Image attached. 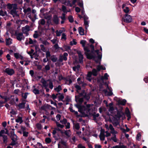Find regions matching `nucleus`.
<instances>
[{"mask_svg": "<svg viewBox=\"0 0 148 148\" xmlns=\"http://www.w3.org/2000/svg\"><path fill=\"white\" fill-rule=\"evenodd\" d=\"M74 126L75 128L77 130H79L80 128L79 124L78 123H74Z\"/></svg>", "mask_w": 148, "mask_h": 148, "instance_id": "obj_41", "label": "nucleus"}, {"mask_svg": "<svg viewBox=\"0 0 148 148\" xmlns=\"http://www.w3.org/2000/svg\"><path fill=\"white\" fill-rule=\"evenodd\" d=\"M12 40L9 38L6 39V45H10L12 43Z\"/></svg>", "mask_w": 148, "mask_h": 148, "instance_id": "obj_23", "label": "nucleus"}, {"mask_svg": "<svg viewBox=\"0 0 148 148\" xmlns=\"http://www.w3.org/2000/svg\"><path fill=\"white\" fill-rule=\"evenodd\" d=\"M77 53L79 56V62L80 63H81L83 62V55L82 54L80 51H77Z\"/></svg>", "mask_w": 148, "mask_h": 148, "instance_id": "obj_13", "label": "nucleus"}, {"mask_svg": "<svg viewBox=\"0 0 148 148\" xmlns=\"http://www.w3.org/2000/svg\"><path fill=\"white\" fill-rule=\"evenodd\" d=\"M45 70L46 71H49L50 69V66L49 64L46 65L45 67Z\"/></svg>", "mask_w": 148, "mask_h": 148, "instance_id": "obj_56", "label": "nucleus"}, {"mask_svg": "<svg viewBox=\"0 0 148 148\" xmlns=\"http://www.w3.org/2000/svg\"><path fill=\"white\" fill-rule=\"evenodd\" d=\"M14 1L17 5H21L23 3L22 0H14Z\"/></svg>", "mask_w": 148, "mask_h": 148, "instance_id": "obj_36", "label": "nucleus"}, {"mask_svg": "<svg viewBox=\"0 0 148 148\" xmlns=\"http://www.w3.org/2000/svg\"><path fill=\"white\" fill-rule=\"evenodd\" d=\"M36 11L34 9H32L31 13L33 14V16L35 18L36 17Z\"/></svg>", "mask_w": 148, "mask_h": 148, "instance_id": "obj_52", "label": "nucleus"}, {"mask_svg": "<svg viewBox=\"0 0 148 148\" xmlns=\"http://www.w3.org/2000/svg\"><path fill=\"white\" fill-rule=\"evenodd\" d=\"M47 81L45 80L44 79L42 78L41 79V82L42 84L44 87H47L48 84L47 83Z\"/></svg>", "mask_w": 148, "mask_h": 148, "instance_id": "obj_19", "label": "nucleus"}, {"mask_svg": "<svg viewBox=\"0 0 148 148\" xmlns=\"http://www.w3.org/2000/svg\"><path fill=\"white\" fill-rule=\"evenodd\" d=\"M126 101L125 99H123V100H119L118 103L119 104L122 105H125Z\"/></svg>", "mask_w": 148, "mask_h": 148, "instance_id": "obj_31", "label": "nucleus"}, {"mask_svg": "<svg viewBox=\"0 0 148 148\" xmlns=\"http://www.w3.org/2000/svg\"><path fill=\"white\" fill-rule=\"evenodd\" d=\"M39 23L42 25H44L45 23V21L43 19H40L39 21Z\"/></svg>", "mask_w": 148, "mask_h": 148, "instance_id": "obj_42", "label": "nucleus"}, {"mask_svg": "<svg viewBox=\"0 0 148 148\" xmlns=\"http://www.w3.org/2000/svg\"><path fill=\"white\" fill-rule=\"evenodd\" d=\"M107 88L109 91L108 92L107 90L104 89L103 90V92L105 93L106 95L108 96H111L113 94L112 89L109 88L108 85H107Z\"/></svg>", "mask_w": 148, "mask_h": 148, "instance_id": "obj_7", "label": "nucleus"}, {"mask_svg": "<svg viewBox=\"0 0 148 148\" xmlns=\"http://www.w3.org/2000/svg\"><path fill=\"white\" fill-rule=\"evenodd\" d=\"M76 137L75 136H73L70 139V141L73 144H74L75 142Z\"/></svg>", "mask_w": 148, "mask_h": 148, "instance_id": "obj_46", "label": "nucleus"}, {"mask_svg": "<svg viewBox=\"0 0 148 148\" xmlns=\"http://www.w3.org/2000/svg\"><path fill=\"white\" fill-rule=\"evenodd\" d=\"M47 81L49 82V84H48V86H49V88L51 89H53V86L52 82L49 80H48Z\"/></svg>", "mask_w": 148, "mask_h": 148, "instance_id": "obj_34", "label": "nucleus"}, {"mask_svg": "<svg viewBox=\"0 0 148 148\" xmlns=\"http://www.w3.org/2000/svg\"><path fill=\"white\" fill-rule=\"evenodd\" d=\"M99 116V113L96 114L94 113L92 115L94 120L96 121L97 120V118Z\"/></svg>", "mask_w": 148, "mask_h": 148, "instance_id": "obj_33", "label": "nucleus"}, {"mask_svg": "<svg viewBox=\"0 0 148 148\" xmlns=\"http://www.w3.org/2000/svg\"><path fill=\"white\" fill-rule=\"evenodd\" d=\"M14 5H17V4H8L7 5V7L9 9L12 10L14 8Z\"/></svg>", "mask_w": 148, "mask_h": 148, "instance_id": "obj_28", "label": "nucleus"}, {"mask_svg": "<svg viewBox=\"0 0 148 148\" xmlns=\"http://www.w3.org/2000/svg\"><path fill=\"white\" fill-rule=\"evenodd\" d=\"M51 59L53 62H56L57 61L58 59L57 57L54 55L51 56Z\"/></svg>", "mask_w": 148, "mask_h": 148, "instance_id": "obj_35", "label": "nucleus"}, {"mask_svg": "<svg viewBox=\"0 0 148 148\" xmlns=\"http://www.w3.org/2000/svg\"><path fill=\"white\" fill-rule=\"evenodd\" d=\"M33 87L34 88L32 90L33 92L35 95L39 94L40 93L39 90L36 88L34 86Z\"/></svg>", "mask_w": 148, "mask_h": 148, "instance_id": "obj_24", "label": "nucleus"}, {"mask_svg": "<svg viewBox=\"0 0 148 148\" xmlns=\"http://www.w3.org/2000/svg\"><path fill=\"white\" fill-rule=\"evenodd\" d=\"M115 116L116 118L119 119L122 116V113L120 112H118Z\"/></svg>", "mask_w": 148, "mask_h": 148, "instance_id": "obj_38", "label": "nucleus"}, {"mask_svg": "<svg viewBox=\"0 0 148 148\" xmlns=\"http://www.w3.org/2000/svg\"><path fill=\"white\" fill-rule=\"evenodd\" d=\"M3 138V143L5 144L7 143L8 142V137L7 136L4 135L1 136Z\"/></svg>", "mask_w": 148, "mask_h": 148, "instance_id": "obj_29", "label": "nucleus"}, {"mask_svg": "<svg viewBox=\"0 0 148 148\" xmlns=\"http://www.w3.org/2000/svg\"><path fill=\"white\" fill-rule=\"evenodd\" d=\"M122 20L125 22L128 23L132 21V18L130 15L128 14H125L123 17Z\"/></svg>", "mask_w": 148, "mask_h": 148, "instance_id": "obj_3", "label": "nucleus"}, {"mask_svg": "<svg viewBox=\"0 0 148 148\" xmlns=\"http://www.w3.org/2000/svg\"><path fill=\"white\" fill-rule=\"evenodd\" d=\"M111 139L115 142H116L117 141V139L116 137V135L115 134H114L113 137L111 138Z\"/></svg>", "mask_w": 148, "mask_h": 148, "instance_id": "obj_54", "label": "nucleus"}, {"mask_svg": "<svg viewBox=\"0 0 148 148\" xmlns=\"http://www.w3.org/2000/svg\"><path fill=\"white\" fill-rule=\"evenodd\" d=\"M123 11L126 14L130 12V10L128 7H125V8L123 9Z\"/></svg>", "mask_w": 148, "mask_h": 148, "instance_id": "obj_37", "label": "nucleus"}, {"mask_svg": "<svg viewBox=\"0 0 148 148\" xmlns=\"http://www.w3.org/2000/svg\"><path fill=\"white\" fill-rule=\"evenodd\" d=\"M30 30V27L28 25H26L24 27H23L22 28V31L23 33H24L27 36L29 35L28 32Z\"/></svg>", "mask_w": 148, "mask_h": 148, "instance_id": "obj_5", "label": "nucleus"}, {"mask_svg": "<svg viewBox=\"0 0 148 148\" xmlns=\"http://www.w3.org/2000/svg\"><path fill=\"white\" fill-rule=\"evenodd\" d=\"M64 134L67 138L70 137L71 135V132L69 130H64Z\"/></svg>", "mask_w": 148, "mask_h": 148, "instance_id": "obj_18", "label": "nucleus"}, {"mask_svg": "<svg viewBox=\"0 0 148 148\" xmlns=\"http://www.w3.org/2000/svg\"><path fill=\"white\" fill-rule=\"evenodd\" d=\"M97 71H100L101 70H105L106 69L105 67H103L102 65H98L97 67Z\"/></svg>", "mask_w": 148, "mask_h": 148, "instance_id": "obj_27", "label": "nucleus"}, {"mask_svg": "<svg viewBox=\"0 0 148 148\" xmlns=\"http://www.w3.org/2000/svg\"><path fill=\"white\" fill-rule=\"evenodd\" d=\"M36 127L38 130H40L42 128L41 125L40 124L38 123L36 124Z\"/></svg>", "mask_w": 148, "mask_h": 148, "instance_id": "obj_63", "label": "nucleus"}, {"mask_svg": "<svg viewBox=\"0 0 148 148\" xmlns=\"http://www.w3.org/2000/svg\"><path fill=\"white\" fill-rule=\"evenodd\" d=\"M59 94L60 95L58 97L59 100L62 101L64 98L63 95L62 94H61L60 93H59Z\"/></svg>", "mask_w": 148, "mask_h": 148, "instance_id": "obj_48", "label": "nucleus"}, {"mask_svg": "<svg viewBox=\"0 0 148 148\" xmlns=\"http://www.w3.org/2000/svg\"><path fill=\"white\" fill-rule=\"evenodd\" d=\"M78 84L80 85H81L82 86H85L86 85V84L85 83L83 82L80 81L78 82Z\"/></svg>", "mask_w": 148, "mask_h": 148, "instance_id": "obj_58", "label": "nucleus"}, {"mask_svg": "<svg viewBox=\"0 0 148 148\" xmlns=\"http://www.w3.org/2000/svg\"><path fill=\"white\" fill-rule=\"evenodd\" d=\"M25 103L23 102L20 103L18 105V106L19 109H23L25 107Z\"/></svg>", "mask_w": 148, "mask_h": 148, "instance_id": "obj_26", "label": "nucleus"}, {"mask_svg": "<svg viewBox=\"0 0 148 148\" xmlns=\"http://www.w3.org/2000/svg\"><path fill=\"white\" fill-rule=\"evenodd\" d=\"M84 25L85 26V28L86 29H87V28L88 27L89 25V22L87 20L84 21Z\"/></svg>", "mask_w": 148, "mask_h": 148, "instance_id": "obj_43", "label": "nucleus"}, {"mask_svg": "<svg viewBox=\"0 0 148 148\" xmlns=\"http://www.w3.org/2000/svg\"><path fill=\"white\" fill-rule=\"evenodd\" d=\"M98 71L95 69H92V71L91 72L92 75L94 76H96L97 75V72Z\"/></svg>", "mask_w": 148, "mask_h": 148, "instance_id": "obj_32", "label": "nucleus"}, {"mask_svg": "<svg viewBox=\"0 0 148 148\" xmlns=\"http://www.w3.org/2000/svg\"><path fill=\"white\" fill-rule=\"evenodd\" d=\"M15 121L16 123H19L21 124L23 122L22 117L18 116L17 119L15 120Z\"/></svg>", "mask_w": 148, "mask_h": 148, "instance_id": "obj_20", "label": "nucleus"}, {"mask_svg": "<svg viewBox=\"0 0 148 148\" xmlns=\"http://www.w3.org/2000/svg\"><path fill=\"white\" fill-rule=\"evenodd\" d=\"M80 67V66L77 65L76 66L73 67V70L74 71H76V70H78Z\"/></svg>", "mask_w": 148, "mask_h": 148, "instance_id": "obj_49", "label": "nucleus"}, {"mask_svg": "<svg viewBox=\"0 0 148 148\" xmlns=\"http://www.w3.org/2000/svg\"><path fill=\"white\" fill-rule=\"evenodd\" d=\"M68 19L69 21L71 23H72L73 22V16L70 15L68 17Z\"/></svg>", "mask_w": 148, "mask_h": 148, "instance_id": "obj_53", "label": "nucleus"}, {"mask_svg": "<svg viewBox=\"0 0 148 148\" xmlns=\"http://www.w3.org/2000/svg\"><path fill=\"white\" fill-rule=\"evenodd\" d=\"M84 47V49L85 51V53L87 56V58L91 59H94L98 55L99 59H101L102 57L101 53L99 52L98 50H95L94 49V47H90L91 51L89 50V47Z\"/></svg>", "mask_w": 148, "mask_h": 148, "instance_id": "obj_1", "label": "nucleus"}, {"mask_svg": "<svg viewBox=\"0 0 148 148\" xmlns=\"http://www.w3.org/2000/svg\"><path fill=\"white\" fill-rule=\"evenodd\" d=\"M62 10L64 13H67L69 11H67L66 7L64 5H62Z\"/></svg>", "mask_w": 148, "mask_h": 148, "instance_id": "obj_40", "label": "nucleus"}, {"mask_svg": "<svg viewBox=\"0 0 148 148\" xmlns=\"http://www.w3.org/2000/svg\"><path fill=\"white\" fill-rule=\"evenodd\" d=\"M51 140L49 138H46L45 139V141L47 143H49L51 142Z\"/></svg>", "mask_w": 148, "mask_h": 148, "instance_id": "obj_50", "label": "nucleus"}, {"mask_svg": "<svg viewBox=\"0 0 148 148\" xmlns=\"http://www.w3.org/2000/svg\"><path fill=\"white\" fill-rule=\"evenodd\" d=\"M15 35L17 40L19 41H21L22 40H24L25 38L22 32L15 33Z\"/></svg>", "mask_w": 148, "mask_h": 148, "instance_id": "obj_4", "label": "nucleus"}, {"mask_svg": "<svg viewBox=\"0 0 148 148\" xmlns=\"http://www.w3.org/2000/svg\"><path fill=\"white\" fill-rule=\"evenodd\" d=\"M74 86L77 90H80L81 89V88L80 86L77 84H75Z\"/></svg>", "mask_w": 148, "mask_h": 148, "instance_id": "obj_51", "label": "nucleus"}, {"mask_svg": "<svg viewBox=\"0 0 148 148\" xmlns=\"http://www.w3.org/2000/svg\"><path fill=\"white\" fill-rule=\"evenodd\" d=\"M61 39H64V40L66 39V36L65 34L63 33L62 34Z\"/></svg>", "mask_w": 148, "mask_h": 148, "instance_id": "obj_60", "label": "nucleus"}, {"mask_svg": "<svg viewBox=\"0 0 148 148\" xmlns=\"http://www.w3.org/2000/svg\"><path fill=\"white\" fill-rule=\"evenodd\" d=\"M78 32L79 34L81 35H84V29L82 27H79L78 28Z\"/></svg>", "mask_w": 148, "mask_h": 148, "instance_id": "obj_22", "label": "nucleus"}, {"mask_svg": "<svg viewBox=\"0 0 148 148\" xmlns=\"http://www.w3.org/2000/svg\"><path fill=\"white\" fill-rule=\"evenodd\" d=\"M46 57L47 58H48L49 57H51V56L50 52L48 51L46 52Z\"/></svg>", "mask_w": 148, "mask_h": 148, "instance_id": "obj_59", "label": "nucleus"}, {"mask_svg": "<svg viewBox=\"0 0 148 148\" xmlns=\"http://www.w3.org/2000/svg\"><path fill=\"white\" fill-rule=\"evenodd\" d=\"M4 72L10 76L12 75L15 73V71L13 69L9 68H6L4 70Z\"/></svg>", "mask_w": 148, "mask_h": 148, "instance_id": "obj_6", "label": "nucleus"}, {"mask_svg": "<svg viewBox=\"0 0 148 148\" xmlns=\"http://www.w3.org/2000/svg\"><path fill=\"white\" fill-rule=\"evenodd\" d=\"M141 135L140 133H138L137 134L136 137V139L138 140H140L141 138Z\"/></svg>", "mask_w": 148, "mask_h": 148, "instance_id": "obj_61", "label": "nucleus"}, {"mask_svg": "<svg viewBox=\"0 0 148 148\" xmlns=\"http://www.w3.org/2000/svg\"><path fill=\"white\" fill-rule=\"evenodd\" d=\"M45 18L47 20V23L49 26L51 22V17L50 16H48L47 17H45Z\"/></svg>", "mask_w": 148, "mask_h": 148, "instance_id": "obj_30", "label": "nucleus"}, {"mask_svg": "<svg viewBox=\"0 0 148 148\" xmlns=\"http://www.w3.org/2000/svg\"><path fill=\"white\" fill-rule=\"evenodd\" d=\"M70 44L72 46L73 45H76L77 44V42L75 39H73L72 41L70 42Z\"/></svg>", "mask_w": 148, "mask_h": 148, "instance_id": "obj_47", "label": "nucleus"}, {"mask_svg": "<svg viewBox=\"0 0 148 148\" xmlns=\"http://www.w3.org/2000/svg\"><path fill=\"white\" fill-rule=\"evenodd\" d=\"M53 22L56 25L59 23V18L56 15H54L53 18Z\"/></svg>", "mask_w": 148, "mask_h": 148, "instance_id": "obj_16", "label": "nucleus"}, {"mask_svg": "<svg viewBox=\"0 0 148 148\" xmlns=\"http://www.w3.org/2000/svg\"><path fill=\"white\" fill-rule=\"evenodd\" d=\"M109 76L108 75L107 73H105L103 77H102L103 79H108V77Z\"/></svg>", "mask_w": 148, "mask_h": 148, "instance_id": "obj_57", "label": "nucleus"}, {"mask_svg": "<svg viewBox=\"0 0 148 148\" xmlns=\"http://www.w3.org/2000/svg\"><path fill=\"white\" fill-rule=\"evenodd\" d=\"M109 129L110 130V133L113 134H117V132L116 131L114 130V128H113L112 125V124H110L109 127Z\"/></svg>", "mask_w": 148, "mask_h": 148, "instance_id": "obj_11", "label": "nucleus"}, {"mask_svg": "<svg viewBox=\"0 0 148 148\" xmlns=\"http://www.w3.org/2000/svg\"><path fill=\"white\" fill-rule=\"evenodd\" d=\"M23 134L24 136L27 137L28 136L29 132H27L25 131L23 132Z\"/></svg>", "mask_w": 148, "mask_h": 148, "instance_id": "obj_62", "label": "nucleus"}, {"mask_svg": "<svg viewBox=\"0 0 148 148\" xmlns=\"http://www.w3.org/2000/svg\"><path fill=\"white\" fill-rule=\"evenodd\" d=\"M104 130H101L100 134L99 135V138L101 140H103L105 139V135L104 134Z\"/></svg>", "mask_w": 148, "mask_h": 148, "instance_id": "obj_17", "label": "nucleus"}, {"mask_svg": "<svg viewBox=\"0 0 148 148\" xmlns=\"http://www.w3.org/2000/svg\"><path fill=\"white\" fill-rule=\"evenodd\" d=\"M28 93H25V94H22V97L24 99H25L27 98V95L28 94Z\"/></svg>", "mask_w": 148, "mask_h": 148, "instance_id": "obj_64", "label": "nucleus"}, {"mask_svg": "<svg viewBox=\"0 0 148 148\" xmlns=\"http://www.w3.org/2000/svg\"><path fill=\"white\" fill-rule=\"evenodd\" d=\"M14 8L11 10L10 12V14H12L13 16H15L17 14L16 10L17 9V5H14Z\"/></svg>", "mask_w": 148, "mask_h": 148, "instance_id": "obj_9", "label": "nucleus"}, {"mask_svg": "<svg viewBox=\"0 0 148 148\" xmlns=\"http://www.w3.org/2000/svg\"><path fill=\"white\" fill-rule=\"evenodd\" d=\"M112 105L113 104L112 103H110L109 104L108 111L111 113H112L114 110V108L112 106Z\"/></svg>", "mask_w": 148, "mask_h": 148, "instance_id": "obj_25", "label": "nucleus"}, {"mask_svg": "<svg viewBox=\"0 0 148 148\" xmlns=\"http://www.w3.org/2000/svg\"><path fill=\"white\" fill-rule=\"evenodd\" d=\"M0 16H7V14L6 11L2 10H0Z\"/></svg>", "mask_w": 148, "mask_h": 148, "instance_id": "obj_21", "label": "nucleus"}, {"mask_svg": "<svg viewBox=\"0 0 148 148\" xmlns=\"http://www.w3.org/2000/svg\"><path fill=\"white\" fill-rule=\"evenodd\" d=\"M56 123L57 126L61 128H63L64 126V125H61L57 121L56 122Z\"/></svg>", "mask_w": 148, "mask_h": 148, "instance_id": "obj_44", "label": "nucleus"}, {"mask_svg": "<svg viewBox=\"0 0 148 148\" xmlns=\"http://www.w3.org/2000/svg\"><path fill=\"white\" fill-rule=\"evenodd\" d=\"M60 122L62 124H66L67 123V120L65 119H64L60 121Z\"/></svg>", "mask_w": 148, "mask_h": 148, "instance_id": "obj_45", "label": "nucleus"}, {"mask_svg": "<svg viewBox=\"0 0 148 148\" xmlns=\"http://www.w3.org/2000/svg\"><path fill=\"white\" fill-rule=\"evenodd\" d=\"M68 56V54L66 53H64L62 56H61V58H59V60L60 61H62L63 60L66 61L67 58L66 57Z\"/></svg>", "mask_w": 148, "mask_h": 148, "instance_id": "obj_14", "label": "nucleus"}, {"mask_svg": "<svg viewBox=\"0 0 148 148\" xmlns=\"http://www.w3.org/2000/svg\"><path fill=\"white\" fill-rule=\"evenodd\" d=\"M54 90L58 92H59L62 90L61 86L60 85H58V87L54 88Z\"/></svg>", "mask_w": 148, "mask_h": 148, "instance_id": "obj_39", "label": "nucleus"}, {"mask_svg": "<svg viewBox=\"0 0 148 148\" xmlns=\"http://www.w3.org/2000/svg\"><path fill=\"white\" fill-rule=\"evenodd\" d=\"M76 107L78 108V111L81 113H84L85 107L84 106H81L79 104H77L75 105Z\"/></svg>", "mask_w": 148, "mask_h": 148, "instance_id": "obj_8", "label": "nucleus"}, {"mask_svg": "<svg viewBox=\"0 0 148 148\" xmlns=\"http://www.w3.org/2000/svg\"><path fill=\"white\" fill-rule=\"evenodd\" d=\"M41 33L40 31H35L34 33V34L33 36L35 38H37L41 35Z\"/></svg>", "mask_w": 148, "mask_h": 148, "instance_id": "obj_15", "label": "nucleus"}, {"mask_svg": "<svg viewBox=\"0 0 148 148\" xmlns=\"http://www.w3.org/2000/svg\"><path fill=\"white\" fill-rule=\"evenodd\" d=\"M14 56L16 59H19L21 60H24L25 62L26 61L25 60H24L25 58H24L23 56L18 53H14Z\"/></svg>", "mask_w": 148, "mask_h": 148, "instance_id": "obj_10", "label": "nucleus"}, {"mask_svg": "<svg viewBox=\"0 0 148 148\" xmlns=\"http://www.w3.org/2000/svg\"><path fill=\"white\" fill-rule=\"evenodd\" d=\"M27 15L28 17L33 22H34L35 20L37 18L36 17L34 18L33 16V14L31 13V12L27 13Z\"/></svg>", "mask_w": 148, "mask_h": 148, "instance_id": "obj_12", "label": "nucleus"}, {"mask_svg": "<svg viewBox=\"0 0 148 148\" xmlns=\"http://www.w3.org/2000/svg\"><path fill=\"white\" fill-rule=\"evenodd\" d=\"M80 97L78 98H76V100L78 101L79 103H82L84 99L88 100L90 99V96L88 94H86L84 92L79 94ZM76 98V96L75 97Z\"/></svg>", "mask_w": 148, "mask_h": 148, "instance_id": "obj_2", "label": "nucleus"}, {"mask_svg": "<svg viewBox=\"0 0 148 148\" xmlns=\"http://www.w3.org/2000/svg\"><path fill=\"white\" fill-rule=\"evenodd\" d=\"M65 13H62V16L59 17L62 20H65Z\"/></svg>", "mask_w": 148, "mask_h": 148, "instance_id": "obj_55", "label": "nucleus"}]
</instances>
